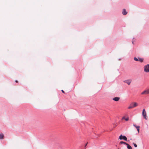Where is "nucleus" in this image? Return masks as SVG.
<instances>
[{"instance_id": "20", "label": "nucleus", "mask_w": 149, "mask_h": 149, "mask_svg": "<svg viewBox=\"0 0 149 149\" xmlns=\"http://www.w3.org/2000/svg\"><path fill=\"white\" fill-rule=\"evenodd\" d=\"M137 130L138 131V132L139 133V128L138 129H137Z\"/></svg>"}, {"instance_id": "5", "label": "nucleus", "mask_w": 149, "mask_h": 149, "mask_svg": "<svg viewBox=\"0 0 149 149\" xmlns=\"http://www.w3.org/2000/svg\"><path fill=\"white\" fill-rule=\"evenodd\" d=\"M132 82L131 79H128L124 81V82L127 84L128 85H130Z\"/></svg>"}, {"instance_id": "12", "label": "nucleus", "mask_w": 149, "mask_h": 149, "mask_svg": "<svg viewBox=\"0 0 149 149\" xmlns=\"http://www.w3.org/2000/svg\"><path fill=\"white\" fill-rule=\"evenodd\" d=\"M120 144H124L125 145H127V143L125 142H123V141H120Z\"/></svg>"}, {"instance_id": "8", "label": "nucleus", "mask_w": 149, "mask_h": 149, "mask_svg": "<svg viewBox=\"0 0 149 149\" xmlns=\"http://www.w3.org/2000/svg\"><path fill=\"white\" fill-rule=\"evenodd\" d=\"M148 94V93L147 90L144 91L141 93V95L146 94Z\"/></svg>"}, {"instance_id": "21", "label": "nucleus", "mask_w": 149, "mask_h": 149, "mask_svg": "<svg viewBox=\"0 0 149 149\" xmlns=\"http://www.w3.org/2000/svg\"><path fill=\"white\" fill-rule=\"evenodd\" d=\"M133 126L135 127H136L137 126H136L134 124Z\"/></svg>"}, {"instance_id": "14", "label": "nucleus", "mask_w": 149, "mask_h": 149, "mask_svg": "<svg viewBox=\"0 0 149 149\" xmlns=\"http://www.w3.org/2000/svg\"><path fill=\"white\" fill-rule=\"evenodd\" d=\"M133 145H134V146L135 147H137V145H136V144H135V143H133Z\"/></svg>"}, {"instance_id": "22", "label": "nucleus", "mask_w": 149, "mask_h": 149, "mask_svg": "<svg viewBox=\"0 0 149 149\" xmlns=\"http://www.w3.org/2000/svg\"><path fill=\"white\" fill-rule=\"evenodd\" d=\"M61 91H62V92H63V93H64V91H63V90H61Z\"/></svg>"}, {"instance_id": "15", "label": "nucleus", "mask_w": 149, "mask_h": 149, "mask_svg": "<svg viewBox=\"0 0 149 149\" xmlns=\"http://www.w3.org/2000/svg\"><path fill=\"white\" fill-rule=\"evenodd\" d=\"M125 120L126 121H127L128 120H129V118L128 117V118H125Z\"/></svg>"}, {"instance_id": "23", "label": "nucleus", "mask_w": 149, "mask_h": 149, "mask_svg": "<svg viewBox=\"0 0 149 149\" xmlns=\"http://www.w3.org/2000/svg\"><path fill=\"white\" fill-rule=\"evenodd\" d=\"M15 82H16V83H17V82H18L17 81V80H16V81H15Z\"/></svg>"}, {"instance_id": "7", "label": "nucleus", "mask_w": 149, "mask_h": 149, "mask_svg": "<svg viewBox=\"0 0 149 149\" xmlns=\"http://www.w3.org/2000/svg\"><path fill=\"white\" fill-rule=\"evenodd\" d=\"M122 13L123 14V15H125L127 14V12L126 11V10L125 9H123V10Z\"/></svg>"}, {"instance_id": "10", "label": "nucleus", "mask_w": 149, "mask_h": 149, "mask_svg": "<svg viewBox=\"0 0 149 149\" xmlns=\"http://www.w3.org/2000/svg\"><path fill=\"white\" fill-rule=\"evenodd\" d=\"M4 135L2 133L0 134V139H3Z\"/></svg>"}, {"instance_id": "2", "label": "nucleus", "mask_w": 149, "mask_h": 149, "mask_svg": "<svg viewBox=\"0 0 149 149\" xmlns=\"http://www.w3.org/2000/svg\"><path fill=\"white\" fill-rule=\"evenodd\" d=\"M144 71L146 72H149V64L145 65L144 67Z\"/></svg>"}, {"instance_id": "24", "label": "nucleus", "mask_w": 149, "mask_h": 149, "mask_svg": "<svg viewBox=\"0 0 149 149\" xmlns=\"http://www.w3.org/2000/svg\"><path fill=\"white\" fill-rule=\"evenodd\" d=\"M118 149H119L118 148Z\"/></svg>"}, {"instance_id": "17", "label": "nucleus", "mask_w": 149, "mask_h": 149, "mask_svg": "<svg viewBox=\"0 0 149 149\" xmlns=\"http://www.w3.org/2000/svg\"><path fill=\"white\" fill-rule=\"evenodd\" d=\"M136 128V129L137 130V129L139 128L140 127L139 126H137Z\"/></svg>"}, {"instance_id": "3", "label": "nucleus", "mask_w": 149, "mask_h": 149, "mask_svg": "<svg viewBox=\"0 0 149 149\" xmlns=\"http://www.w3.org/2000/svg\"><path fill=\"white\" fill-rule=\"evenodd\" d=\"M142 115L143 116L144 118L146 119H147V117L146 116V113L145 110L144 109H143L142 111Z\"/></svg>"}, {"instance_id": "4", "label": "nucleus", "mask_w": 149, "mask_h": 149, "mask_svg": "<svg viewBox=\"0 0 149 149\" xmlns=\"http://www.w3.org/2000/svg\"><path fill=\"white\" fill-rule=\"evenodd\" d=\"M119 139L120 140L123 139L125 141H127V139L126 136L123 135L122 136V135L119 136Z\"/></svg>"}, {"instance_id": "16", "label": "nucleus", "mask_w": 149, "mask_h": 149, "mask_svg": "<svg viewBox=\"0 0 149 149\" xmlns=\"http://www.w3.org/2000/svg\"><path fill=\"white\" fill-rule=\"evenodd\" d=\"M88 143H87L85 145V146H84V149H85L86 148V146L87 145V144H88Z\"/></svg>"}, {"instance_id": "9", "label": "nucleus", "mask_w": 149, "mask_h": 149, "mask_svg": "<svg viewBox=\"0 0 149 149\" xmlns=\"http://www.w3.org/2000/svg\"><path fill=\"white\" fill-rule=\"evenodd\" d=\"M139 61L140 62L142 63L143 62L144 60V59L143 58H139Z\"/></svg>"}, {"instance_id": "11", "label": "nucleus", "mask_w": 149, "mask_h": 149, "mask_svg": "<svg viewBox=\"0 0 149 149\" xmlns=\"http://www.w3.org/2000/svg\"><path fill=\"white\" fill-rule=\"evenodd\" d=\"M126 145L127 146V148L128 149H132V147L128 143Z\"/></svg>"}, {"instance_id": "18", "label": "nucleus", "mask_w": 149, "mask_h": 149, "mask_svg": "<svg viewBox=\"0 0 149 149\" xmlns=\"http://www.w3.org/2000/svg\"><path fill=\"white\" fill-rule=\"evenodd\" d=\"M125 117H123L122 118V120L125 119Z\"/></svg>"}, {"instance_id": "6", "label": "nucleus", "mask_w": 149, "mask_h": 149, "mask_svg": "<svg viewBox=\"0 0 149 149\" xmlns=\"http://www.w3.org/2000/svg\"><path fill=\"white\" fill-rule=\"evenodd\" d=\"M120 99V97H115L113 99V100L115 101H118Z\"/></svg>"}, {"instance_id": "1", "label": "nucleus", "mask_w": 149, "mask_h": 149, "mask_svg": "<svg viewBox=\"0 0 149 149\" xmlns=\"http://www.w3.org/2000/svg\"><path fill=\"white\" fill-rule=\"evenodd\" d=\"M138 105V104L136 102H134L131 103L130 106L128 107V109H130L136 107Z\"/></svg>"}, {"instance_id": "19", "label": "nucleus", "mask_w": 149, "mask_h": 149, "mask_svg": "<svg viewBox=\"0 0 149 149\" xmlns=\"http://www.w3.org/2000/svg\"><path fill=\"white\" fill-rule=\"evenodd\" d=\"M147 91H148V93L149 94V89H147Z\"/></svg>"}, {"instance_id": "13", "label": "nucleus", "mask_w": 149, "mask_h": 149, "mask_svg": "<svg viewBox=\"0 0 149 149\" xmlns=\"http://www.w3.org/2000/svg\"><path fill=\"white\" fill-rule=\"evenodd\" d=\"M134 60L136 61H139V59L137 58L136 57H134Z\"/></svg>"}]
</instances>
